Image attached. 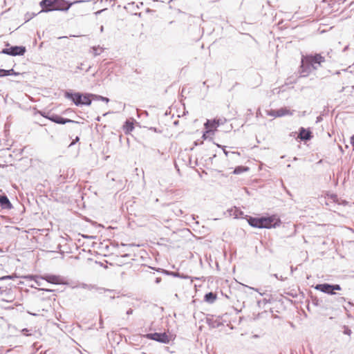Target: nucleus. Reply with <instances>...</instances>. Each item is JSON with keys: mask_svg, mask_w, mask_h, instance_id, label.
Masks as SVG:
<instances>
[{"mask_svg": "<svg viewBox=\"0 0 354 354\" xmlns=\"http://www.w3.org/2000/svg\"><path fill=\"white\" fill-rule=\"evenodd\" d=\"M78 2L80 1H75L74 2L69 3L66 0H42L40 6L47 11H67L73 3Z\"/></svg>", "mask_w": 354, "mask_h": 354, "instance_id": "nucleus-3", "label": "nucleus"}, {"mask_svg": "<svg viewBox=\"0 0 354 354\" xmlns=\"http://www.w3.org/2000/svg\"><path fill=\"white\" fill-rule=\"evenodd\" d=\"M277 115L278 117H283L285 115H290L292 114V112L287 107H282L279 109L277 110Z\"/></svg>", "mask_w": 354, "mask_h": 354, "instance_id": "nucleus-13", "label": "nucleus"}, {"mask_svg": "<svg viewBox=\"0 0 354 354\" xmlns=\"http://www.w3.org/2000/svg\"><path fill=\"white\" fill-rule=\"evenodd\" d=\"M66 96L71 99L77 106L78 105H90L91 104V94H81L80 93H66Z\"/></svg>", "mask_w": 354, "mask_h": 354, "instance_id": "nucleus-4", "label": "nucleus"}, {"mask_svg": "<svg viewBox=\"0 0 354 354\" xmlns=\"http://www.w3.org/2000/svg\"><path fill=\"white\" fill-rule=\"evenodd\" d=\"M134 129V125L132 122L127 121L123 126V129L125 133H129Z\"/></svg>", "mask_w": 354, "mask_h": 354, "instance_id": "nucleus-15", "label": "nucleus"}, {"mask_svg": "<svg viewBox=\"0 0 354 354\" xmlns=\"http://www.w3.org/2000/svg\"><path fill=\"white\" fill-rule=\"evenodd\" d=\"M8 73H9V71H6V70L0 69V77L7 76V74Z\"/></svg>", "mask_w": 354, "mask_h": 354, "instance_id": "nucleus-20", "label": "nucleus"}, {"mask_svg": "<svg viewBox=\"0 0 354 354\" xmlns=\"http://www.w3.org/2000/svg\"><path fill=\"white\" fill-rule=\"evenodd\" d=\"M80 140L79 137H76L75 139L71 143L70 146L73 145L75 142Z\"/></svg>", "mask_w": 354, "mask_h": 354, "instance_id": "nucleus-22", "label": "nucleus"}, {"mask_svg": "<svg viewBox=\"0 0 354 354\" xmlns=\"http://www.w3.org/2000/svg\"><path fill=\"white\" fill-rule=\"evenodd\" d=\"M148 339L154 340L160 343L168 344L171 340V336L167 333H148L145 335Z\"/></svg>", "mask_w": 354, "mask_h": 354, "instance_id": "nucleus-5", "label": "nucleus"}, {"mask_svg": "<svg viewBox=\"0 0 354 354\" xmlns=\"http://www.w3.org/2000/svg\"><path fill=\"white\" fill-rule=\"evenodd\" d=\"M277 110H270L268 111V114L270 116H272V117H275V118H279L277 115Z\"/></svg>", "mask_w": 354, "mask_h": 354, "instance_id": "nucleus-18", "label": "nucleus"}, {"mask_svg": "<svg viewBox=\"0 0 354 354\" xmlns=\"http://www.w3.org/2000/svg\"><path fill=\"white\" fill-rule=\"evenodd\" d=\"M231 153L232 155H236L237 156H240V155H241L239 152H234H234H232Z\"/></svg>", "mask_w": 354, "mask_h": 354, "instance_id": "nucleus-24", "label": "nucleus"}, {"mask_svg": "<svg viewBox=\"0 0 354 354\" xmlns=\"http://www.w3.org/2000/svg\"><path fill=\"white\" fill-rule=\"evenodd\" d=\"M249 168L243 166H239L236 167L233 171L234 174H239L241 173H243L244 171H248Z\"/></svg>", "mask_w": 354, "mask_h": 354, "instance_id": "nucleus-16", "label": "nucleus"}, {"mask_svg": "<svg viewBox=\"0 0 354 354\" xmlns=\"http://www.w3.org/2000/svg\"><path fill=\"white\" fill-rule=\"evenodd\" d=\"M26 52V48L24 46H12L9 48L3 49L2 53L4 54L16 56L23 55Z\"/></svg>", "mask_w": 354, "mask_h": 354, "instance_id": "nucleus-7", "label": "nucleus"}, {"mask_svg": "<svg viewBox=\"0 0 354 354\" xmlns=\"http://www.w3.org/2000/svg\"><path fill=\"white\" fill-rule=\"evenodd\" d=\"M216 298H217L216 294L211 292L207 293L205 295L204 299L206 302L213 303L216 301Z\"/></svg>", "mask_w": 354, "mask_h": 354, "instance_id": "nucleus-14", "label": "nucleus"}, {"mask_svg": "<svg viewBox=\"0 0 354 354\" xmlns=\"http://www.w3.org/2000/svg\"><path fill=\"white\" fill-rule=\"evenodd\" d=\"M46 281L53 284H60L62 279L56 275H48L43 277Z\"/></svg>", "mask_w": 354, "mask_h": 354, "instance_id": "nucleus-11", "label": "nucleus"}, {"mask_svg": "<svg viewBox=\"0 0 354 354\" xmlns=\"http://www.w3.org/2000/svg\"><path fill=\"white\" fill-rule=\"evenodd\" d=\"M311 132L308 129L301 127L299 130L298 138L302 140H308L311 138Z\"/></svg>", "mask_w": 354, "mask_h": 354, "instance_id": "nucleus-10", "label": "nucleus"}, {"mask_svg": "<svg viewBox=\"0 0 354 354\" xmlns=\"http://www.w3.org/2000/svg\"><path fill=\"white\" fill-rule=\"evenodd\" d=\"M6 278H10V277H9V276H7V277H3L1 278V279H6Z\"/></svg>", "mask_w": 354, "mask_h": 354, "instance_id": "nucleus-25", "label": "nucleus"}, {"mask_svg": "<svg viewBox=\"0 0 354 354\" xmlns=\"http://www.w3.org/2000/svg\"><path fill=\"white\" fill-rule=\"evenodd\" d=\"M247 221L251 226L257 228L276 227L281 224L279 218L276 215L261 217L249 216Z\"/></svg>", "mask_w": 354, "mask_h": 354, "instance_id": "nucleus-2", "label": "nucleus"}, {"mask_svg": "<svg viewBox=\"0 0 354 354\" xmlns=\"http://www.w3.org/2000/svg\"><path fill=\"white\" fill-rule=\"evenodd\" d=\"M214 135V133L211 131H209L208 129H205V131L204 132L203 135V139H207V138H209L210 136H212Z\"/></svg>", "mask_w": 354, "mask_h": 354, "instance_id": "nucleus-17", "label": "nucleus"}, {"mask_svg": "<svg viewBox=\"0 0 354 354\" xmlns=\"http://www.w3.org/2000/svg\"><path fill=\"white\" fill-rule=\"evenodd\" d=\"M222 121L221 119L214 118L213 120H207V122L204 124V127L205 129H208L209 131H211L214 133L216 129L222 124Z\"/></svg>", "mask_w": 354, "mask_h": 354, "instance_id": "nucleus-8", "label": "nucleus"}, {"mask_svg": "<svg viewBox=\"0 0 354 354\" xmlns=\"http://www.w3.org/2000/svg\"><path fill=\"white\" fill-rule=\"evenodd\" d=\"M315 288L324 293L334 295V290H340L342 288L339 285H330L328 283L317 284Z\"/></svg>", "mask_w": 354, "mask_h": 354, "instance_id": "nucleus-6", "label": "nucleus"}, {"mask_svg": "<svg viewBox=\"0 0 354 354\" xmlns=\"http://www.w3.org/2000/svg\"><path fill=\"white\" fill-rule=\"evenodd\" d=\"M46 118L50 120L60 124H64L68 122H73V121L70 119L63 118L62 117L57 115H53L50 117Z\"/></svg>", "mask_w": 354, "mask_h": 354, "instance_id": "nucleus-9", "label": "nucleus"}, {"mask_svg": "<svg viewBox=\"0 0 354 354\" xmlns=\"http://www.w3.org/2000/svg\"><path fill=\"white\" fill-rule=\"evenodd\" d=\"M6 71H9V73L7 74V75H19V73L15 72L13 69L6 70Z\"/></svg>", "mask_w": 354, "mask_h": 354, "instance_id": "nucleus-19", "label": "nucleus"}, {"mask_svg": "<svg viewBox=\"0 0 354 354\" xmlns=\"http://www.w3.org/2000/svg\"><path fill=\"white\" fill-rule=\"evenodd\" d=\"M0 205L3 208L10 209L12 207L10 201L5 195L0 196Z\"/></svg>", "mask_w": 354, "mask_h": 354, "instance_id": "nucleus-12", "label": "nucleus"}, {"mask_svg": "<svg viewBox=\"0 0 354 354\" xmlns=\"http://www.w3.org/2000/svg\"><path fill=\"white\" fill-rule=\"evenodd\" d=\"M224 153H225V154L226 156H227V155H228V153H229V152H228V151H225V150H224Z\"/></svg>", "mask_w": 354, "mask_h": 354, "instance_id": "nucleus-26", "label": "nucleus"}, {"mask_svg": "<svg viewBox=\"0 0 354 354\" xmlns=\"http://www.w3.org/2000/svg\"><path fill=\"white\" fill-rule=\"evenodd\" d=\"M326 62V59L319 53L309 54L301 57L299 74L301 77L308 76L312 71L317 70Z\"/></svg>", "mask_w": 354, "mask_h": 354, "instance_id": "nucleus-1", "label": "nucleus"}, {"mask_svg": "<svg viewBox=\"0 0 354 354\" xmlns=\"http://www.w3.org/2000/svg\"><path fill=\"white\" fill-rule=\"evenodd\" d=\"M351 144L354 147V135L351 138Z\"/></svg>", "mask_w": 354, "mask_h": 354, "instance_id": "nucleus-23", "label": "nucleus"}, {"mask_svg": "<svg viewBox=\"0 0 354 354\" xmlns=\"http://www.w3.org/2000/svg\"><path fill=\"white\" fill-rule=\"evenodd\" d=\"M93 97H95V98H98V97H97V96H95V95H94ZM99 98H100V99H101L102 100H103V101H105L106 102H109V99H108V98H106V97L100 96V97H99Z\"/></svg>", "mask_w": 354, "mask_h": 354, "instance_id": "nucleus-21", "label": "nucleus"}]
</instances>
